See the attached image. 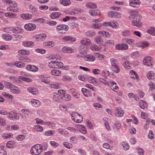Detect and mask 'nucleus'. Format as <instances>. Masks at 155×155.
I'll use <instances>...</instances> for the list:
<instances>
[{"label": "nucleus", "mask_w": 155, "mask_h": 155, "mask_svg": "<svg viewBox=\"0 0 155 155\" xmlns=\"http://www.w3.org/2000/svg\"><path fill=\"white\" fill-rule=\"evenodd\" d=\"M137 11L131 12L129 17L131 21V25L139 28L141 27L143 25Z\"/></svg>", "instance_id": "1"}, {"label": "nucleus", "mask_w": 155, "mask_h": 155, "mask_svg": "<svg viewBox=\"0 0 155 155\" xmlns=\"http://www.w3.org/2000/svg\"><path fill=\"white\" fill-rule=\"evenodd\" d=\"M43 150L42 146L40 144H36L32 147L30 151L32 155H39Z\"/></svg>", "instance_id": "2"}, {"label": "nucleus", "mask_w": 155, "mask_h": 155, "mask_svg": "<svg viewBox=\"0 0 155 155\" xmlns=\"http://www.w3.org/2000/svg\"><path fill=\"white\" fill-rule=\"evenodd\" d=\"M71 117L73 121L77 123L81 122L83 120L82 116L77 112H73L71 114Z\"/></svg>", "instance_id": "3"}, {"label": "nucleus", "mask_w": 155, "mask_h": 155, "mask_svg": "<svg viewBox=\"0 0 155 155\" xmlns=\"http://www.w3.org/2000/svg\"><path fill=\"white\" fill-rule=\"evenodd\" d=\"M68 29V26L65 25H60L57 26L56 30L60 34L64 33Z\"/></svg>", "instance_id": "4"}, {"label": "nucleus", "mask_w": 155, "mask_h": 155, "mask_svg": "<svg viewBox=\"0 0 155 155\" xmlns=\"http://www.w3.org/2000/svg\"><path fill=\"white\" fill-rule=\"evenodd\" d=\"M8 84H9V88L12 93L14 94H19L21 93V91L18 87L11 84L9 83H8Z\"/></svg>", "instance_id": "5"}, {"label": "nucleus", "mask_w": 155, "mask_h": 155, "mask_svg": "<svg viewBox=\"0 0 155 155\" xmlns=\"http://www.w3.org/2000/svg\"><path fill=\"white\" fill-rule=\"evenodd\" d=\"M7 10L8 11L16 12L18 10V4L15 2H12L9 6L7 8Z\"/></svg>", "instance_id": "6"}, {"label": "nucleus", "mask_w": 155, "mask_h": 155, "mask_svg": "<svg viewBox=\"0 0 155 155\" xmlns=\"http://www.w3.org/2000/svg\"><path fill=\"white\" fill-rule=\"evenodd\" d=\"M7 117L10 120H16L19 118L16 113L12 111L8 112Z\"/></svg>", "instance_id": "7"}, {"label": "nucleus", "mask_w": 155, "mask_h": 155, "mask_svg": "<svg viewBox=\"0 0 155 155\" xmlns=\"http://www.w3.org/2000/svg\"><path fill=\"white\" fill-rule=\"evenodd\" d=\"M102 25L106 26H110L113 28H116L119 27V25L114 21L105 22L102 24Z\"/></svg>", "instance_id": "8"}, {"label": "nucleus", "mask_w": 155, "mask_h": 155, "mask_svg": "<svg viewBox=\"0 0 155 155\" xmlns=\"http://www.w3.org/2000/svg\"><path fill=\"white\" fill-rule=\"evenodd\" d=\"M21 111L22 113V118L25 120H27L28 118V116L31 114V111L27 109H22Z\"/></svg>", "instance_id": "9"}, {"label": "nucleus", "mask_w": 155, "mask_h": 155, "mask_svg": "<svg viewBox=\"0 0 155 155\" xmlns=\"http://www.w3.org/2000/svg\"><path fill=\"white\" fill-rule=\"evenodd\" d=\"M121 14L120 12L114 11H110L108 13V16L109 17L118 18L121 17Z\"/></svg>", "instance_id": "10"}, {"label": "nucleus", "mask_w": 155, "mask_h": 155, "mask_svg": "<svg viewBox=\"0 0 155 155\" xmlns=\"http://www.w3.org/2000/svg\"><path fill=\"white\" fill-rule=\"evenodd\" d=\"M153 59L150 56L145 57L143 60L144 64L148 66H150L152 65Z\"/></svg>", "instance_id": "11"}, {"label": "nucleus", "mask_w": 155, "mask_h": 155, "mask_svg": "<svg viewBox=\"0 0 155 155\" xmlns=\"http://www.w3.org/2000/svg\"><path fill=\"white\" fill-rule=\"evenodd\" d=\"M108 85L111 88L112 90L115 92L117 91L119 89L117 84L113 81H111L109 82Z\"/></svg>", "instance_id": "12"}, {"label": "nucleus", "mask_w": 155, "mask_h": 155, "mask_svg": "<svg viewBox=\"0 0 155 155\" xmlns=\"http://www.w3.org/2000/svg\"><path fill=\"white\" fill-rule=\"evenodd\" d=\"M140 2L139 0H130L129 1V5L134 8H138L139 7Z\"/></svg>", "instance_id": "13"}, {"label": "nucleus", "mask_w": 155, "mask_h": 155, "mask_svg": "<svg viewBox=\"0 0 155 155\" xmlns=\"http://www.w3.org/2000/svg\"><path fill=\"white\" fill-rule=\"evenodd\" d=\"M84 59L86 61L88 62H93L96 60L95 56L91 54L85 55L84 57Z\"/></svg>", "instance_id": "14"}, {"label": "nucleus", "mask_w": 155, "mask_h": 155, "mask_svg": "<svg viewBox=\"0 0 155 155\" xmlns=\"http://www.w3.org/2000/svg\"><path fill=\"white\" fill-rule=\"evenodd\" d=\"M124 113V112L122 109L120 107L116 108L115 111V115L118 117H122Z\"/></svg>", "instance_id": "15"}, {"label": "nucleus", "mask_w": 155, "mask_h": 155, "mask_svg": "<svg viewBox=\"0 0 155 155\" xmlns=\"http://www.w3.org/2000/svg\"><path fill=\"white\" fill-rule=\"evenodd\" d=\"M62 40L65 41H69L71 42L75 41L76 39L73 37L69 35H65L62 38Z\"/></svg>", "instance_id": "16"}, {"label": "nucleus", "mask_w": 155, "mask_h": 155, "mask_svg": "<svg viewBox=\"0 0 155 155\" xmlns=\"http://www.w3.org/2000/svg\"><path fill=\"white\" fill-rule=\"evenodd\" d=\"M24 28L28 31H33L36 28V25L34 24L28 23L25 25Z\"/></svg>", "instance_id": "17"}, {"label": "nucleus", "mask_w": 155, "mask_h": 155, "mask_svg": "<svg viewBox=\"0 0 155 155\" xmlns=\"http://www.w3.org/2000/svg\"><path fill=\"white\" fill-rule=\"evenodd\" d=\"M32 105L35 107H38L41 104V102L38 100L35 99H32L31 101Z\"/></svg>", "instance_id": "18"}, {"label": "nucleus", "mask_w": 155, "mask_h": 155, "mask_svg": "<svg viewBox=\"0 0 155 155\" xmlns=\"http://www.w3.org/2000/svg\"><path fill=\"white\" fill-rule=\"evenodd\" d=\"M47 37V35L45 33H42L40 34L36 35L35 38L37 41H43Z\"/></svg>", "instance_id": "19"}, {"label": "nucleus", "mask_w": 155, "mask_h": 155, "mask_svg": "<svg viewBox=\"0 0 155 155\" xmlns=\"http://www.w3.org/2000/svg\"><path fill=\"white\" fill-rule=\"evenodd\" d=\"M26 70L32 71L36 72L38 71V68L36 66L33 65H28L26 67Z\"/></svg>", "instance_id": "20"}, {"label": "nucleus", "mask_w": 155, "mask_h": 155, "mask_svg": "<svg viewBox=\"0 0 155 155\" xmlns=\"http://www.w3.org/2000/svg\"><path fill=\"white\" fill-rule=\"evenodd\" d=\"M81 91L83 95L86 97L92 96V93L91 91L86 88H82Z\"/></svg>", "instance_id": "21"}, {"label": "nucleus", "mask_w": 155, "mask_h": 155, "mask_svg": "<svg viewBox=\"0 0 155 155\" xmlns=\"http://www.w3.org/2000/svg\"><path fill=\"white\" fill-rule=\"evenodd\" d=\"M129 75L130 77L133 79L136 80H139V78L137 73L134 71L131 70L130 72Z\"/></svg>", "instance_id": "22"}, {"label": "nucleus", "mask_w": 155, "mask_h": 155, "mask_svg": "<svg viewBox=\"0 0 155 155\" xmlns=\"http://www.w3.org/2000/svg\"><path fill=\"white\" fill-rule=\"evenodd\" d=\"M79 50L81 54H84L88 51V48L87 46L81 45L79 48Z\"/></svg>", "instance_id": "23"}, {"label": "nucleus", "mask_w": 155, "mask_h": 155, "mask_svg": "<svg viewBox=\"0 0 155 155\" xmlns=\"http://www.w3.org/2000/svg\"><path fill=\"white\" fill-rule=\"evenodd\" d=\"M149 45V43L147 42H138L137 43V46L139 47H141L143 49L147 47Z\"/></svg>", "instance_id": "24"}, {"label": "nucleus", "mask_w": 155, "mask_h": 155, "mask_svg": "<svg viewBox=\"0 0 155 155\" xmlns=\"http://www.w3.org/2000/svg\"><path fill=\"white\" fill-rule=\"evenodd\" d=\"M76 127L78 128L79 129L80 131L84 134H86L87 133L86 128L83 125H80L79 124L77 125Z\"/></svg>", "instance_id": "25"}, {"label": "nucleus", "mask_w": 155, "mask_h": 155, "mask_svg": "<svg viewBox=\"0 0 155 155\" xmlns=\"http://www.w3.org/2000/svg\"><path fill=\"white\" fill-rule=\"evenodd\" d=\"M27 90L29 92L34 95H37L38 93V90L37 88L34 87H28Z\"/></svg>", "instance_id": "26"}, {"label": "nucleus", "mask_w": 155, "mask_h": 155, "mask_svg": "<svg viewBox=\"0 0 155 155\" xmlns=\"http://www.w3.org/2000/svg\"><path fill=\"white\" fill-rule=\"evenodd\" d=\"M89 13L93 16H95L100 15V11L97 10H91L89 11Z\"/></svg>", "instance_id": "27"}, {"label": "nucleus", "mask_w": 155, "mask_h": 155, "mask_svg": "<svg viewBox=\"0 0 155 155\" xmlns=\"http://www.w3.org/2000/svg\"><path fill=\"white\" fill-rule=\"evenodd\" d=\"M34 45V43L31 41H23L22 43V45L26 47H31Z\"/></svg>", "instance_id": "28"}, {"label": "nucleus", "mask_w": 155, "mask_h": 155, "mask_svg": "<svg viewBox=\"0 0 155 155\" xmlns=\"http://www.w3.org/2000/svg\"><path fill=\"white\" fill-rule=\"evenodd\" d=\"M32 16V15L29 14H23L20 15V17L22 18L27 20L31 19Z\"/></svg>", "instance_id": "29"}, {"label": "nucleus", "mask_w": 155, "mask_h": 155, "mask_svg": "<svg viewBox=\"0 0 155 155\" xmlns=\"http://www.w3.org/2000/svg\"><path fill=\"white\" fill-rule=\"evenodd\" d=\"M81 43L83 45H89L91 44V41L88 38H84L81 41Z\"/></svg>", "instance_id": "30"}, {"label": "nucleus", "mask_w": 155, "mask_h": 155, "mask_svg": "<svg viewBox=\"0 0 155 155\" xmlns=\"http://www.w3.org/2000/svg\"><path fill=\"white\" fill-rule=\"evenodd\" d=\"M62 51L64 53H72L73 52L74 50L70 48L64 47L62 48Z\"/></svg>", "instance_id": "31"}, {"label": "nucleus", "mask_w": 155, "mask_h": 155, "mask_svg": "<svg viewBox=\"0 0 155 155\" xmlns=\"http://www.w3.org/2000/svg\"><path fill=\"white\" fill-rule=\"evenodd\" d=\"M61 71L57 69H53L51 71V74L55 76H60L61 74Z\"/></svg>", "instance_id": "32"}, {"label": "nucleus", "mask_w": 155, "mask_h": 155, "mask_svg": "<svg viewBox=\"0 0 155 155\" xmlns=\"http://www.w3.org/2000/svg\"><path fill=\"white\" fill-rule=\"evenodd\" d=\"M59 2L60 4L65 6L69 5L71 3L70 0H60Z\"/></svg>", "instance_id": "33"}, {"label": "nucleus", "mask_w": 155, "mask_h": 155, "mask_svg": "<svg viewBox=\"0 0 155 155\" xmlns=\"http://www.w3.org/2000/svg\"><path fill=\"white\" fill-rule=\"evenodd\" d=\"M55 133V131L53 130H49L45 131L44 133V135L46 136H52Z\"/></svg>", "instance_id": "34"}, {"label": "nucleus", "mask_w": 155, "mask_h": 155, "mask_svg": "<svg viewBox=\"0 0 155 155\" xmlns=\"http://www.w3.org/2000/svg\"><path fill=\"white\" fill-rule=\"evenodd\" d=\"M61 15V13L58 12L52 13L50 15V17L52 19L58 18Z\"/></svg>", "instance_id": "35"}, {"label": "nucleus", "mask_w": 155, "mask_h": 155, "mask_svg": "<svg viewBox=\"0 0 155 155\" xmlns=\"http://www.w3.org/2000/svg\"><path fill=\"white\" fill-rule=\"evenodd\" d=\"M10 81L15 83H20L21 80L19 79L18 77L17 78L14 76H12L9 77Z\"/></svg>", "instance_id": "36"}, {"label": "nucleus", "mask_w": 155, "mask_h": 155, "mask_svg": "<svg viewBox=\"0 0 155 155\" xmlns=\"http://www.w3.org/2000/svg\"><path fill=\"white\" fill-rule=\"evenodd\" d=\"M98 34L100 36L104 37H109L110 36L109 33L107 31H101L98 32Z\"/></svg>", "instance_id": "37"}, {"label": "nucleus", "mask_w": 155, "mask_h": 155, "mask_svg": "<svg viewBox=\"0 0 155 155\" xmlns=\"http://www.w3.org/2000/svg\"><path fill=\"white\" fill-rule=\"evenodd\" d=\"M44 45L46 47H52L54 45V43L52 41H47L44 43Z\"/></svg>", "instance_id": "38"}, {"label": "nucleus", "mask_w": 155, "mask_h": 155, "mask_svg": "<svg viewBox=\"0 0 155 155\" xmlns=\"http://www.w3.org/2000/svg\"><path fill=\"white\" fill-rule=\"evenodd\" d=\"M147 33L155 36V28L153 27H150L147 30Z\"/></svg>", "instance_id": "39"}, {"label": "nucleus", "mask_w": 155, "mask_h": 155, "mask_svg": "<svg viewBox=\"0 0 155 155\" xmlns=\"http://www.w3.org/2000/svg\"><path fill=\"white\" fill-rule=\"evenodd\" d=\"M4 16L6 17H9L10 18H14L17 17V15L13 13H11L10 12H7L4 13Z\"/></svg>", "instance_id": "40"}, {"label": "nucleus", "mask_w": 155, "mask_h": 155, "mask_svg": "<svg viewBox=\"0 0 155 155\" xmlns=\"http://www.w3.org/2000/svg\"><path fill=\"white\" fill-rule=\"evenodd\" d=\"M2 38L4 40L7 41L11 40L12 38V36L8 34H3Z\"/></svg>", "instance_id": "41"}, {"label": "nucleus", "mask_w": 155, "mask_h": 155, "mask_svg": "<svg viewBox=\"0 0 155 155\" xmlns=\"http://www.w3.org/2000/svg\"><path fill=\"white\" fill-rule=\"evenodd\" d=\"M18 53L19 54L23 55H29L30 54L29 51L25 50H19L18 51Z\"/></svg>", "instance_id": "42"}, {"label": "nucleus", "mask_w": 155, "mask_h": 155, "mask_svg": "<svg viewBox=\"0 0 155 155\" xmlns=\"http://www.w3.org/2000/svg\"><path fill=\"white\" fill-rule=\"evenodd\" d=\"M139 106L142 109H144L147 107V105L146 102L143 100L140 101Z\"/></svg>", "instance_id": "43"}, {"label": "nucleus", "mask_w": 155, "mask_h": 155, "mask_svg": "<svg viewBox=\"0 0 155 155\" xmlns=\"http://www.w3.org/2000/svg\"><path fill=\"white\" fill-rule=\"evenodd\" d=\"M58 130V133L62 135H68L69 134V132L67 130L63 128H59Z\"/></svg>", "instance_id": "44"}, {"label": "nucleus", "mask_w": 155, "mask_h": 155, "mask_svg": "<svg viewBox=\"0 0 155 155\" xmlns=\"http://www.w3.org/2000/svg\"><path fill=\"white\" fill-rule=\"evenodd\" d=\"M44 124L46 126H50L52 127H54L56 126L55 124L53 122L45 121Z\"/></svg>", "instance_id": "45"}, {"label": "nucleus", "mask_w": 155, "mask_h": 155, "mask_svg": "<svg viewBox=\"0 0 155 155\" xmlns=\"http://www.w3.org/2000/svg\"><path fill=\"white\" fill-rule=\"evenodd\" d=\"M60 95L57 93H55L53 95V99L54 101L59 102L60 101V98H61V97H60Z\"/></svg>", "instance_id": "46"}, {"label": "nucleus", "mask_w": 155, "mask_h": 155, "mask_svg": "<svg viewBox=\"0 0 155 155\" xmlns=\"http://www.w3.org/2000/svg\"><path fill=\"white\" fill-rule=\"evenodd\" d=\"M86 6L91 8H96L97 7L96 4L94 3L88 2L86 4Z\"/></svg>", "instance_id": "47"}, {"label": "nucleus", "mask_w": 155, "mask_h": 155, "mask_svg": "<svg viewBox=\"0 0 155 155\" xmlns=\"http://www.w3.org/2000/svg\"><path fill=\"white\" fill-rule=\"evenodd\" d=\"M34 129L38 132H41L43 130V127L39 125H35L34 127Z\"/></svg>", "instance_id": "48"}, {"label": "nucleus", "mask_w": 155, "mask_h": 155, "mask_svg": "<svg viewBox=\"0 0 155 155\" xmlns=\"http://www.w3.org/2000/svg\"><path fill=\"white\" fill-rule=\"evenodd\" d=\"M155 76V74L154 73L153 71H150L148 72L147 74V78L150 80L152 79Z\"/></svg>", "instance_id": "49"}, {"label": "nucleus", "mask_w": 155, "mask_h": 155, "mask_svg": "<svg viewBox=\"0 0 155 155\" xmlns=\"http://www.w3.org/2000/svg\"><path fill=\"white\" fill-rule=\"evenodd\" d=\"M88 82L91 84H96L97 83V79L94 77H89L88 78Z\"/></svg>", "instance_id": "50"}, {"label": "nucleus", "mask_w": 155, "mask_h": 155, "mask_svg": "<svg viewBox=\"0 0 155 155\" xmlns=\"http://www.w3.org/2000/svg\"><path fill=\"white\" fill-rule=\"evenodd\" d=\"M112 68L113 72L115 73H118L120 71V69L118 65L112 66Z\"/></svg>", "instance_id": "51"}, {"label": "nucleus", "mask_w": 155, "mask_h": 155, "mask_svg": "<svg viewBox=\"0 0 155 155\" xmlns=\"http://www.w3.org/2000/svg\"><path fill=\"white\" fill-rule=\"evenodd\" d=\"M130 31L129 30H127L123 31L121 35L125 37H127L130 35Z\"/></svg>", "instance_id": "52"}, {"label": "nucleus", "mask_w": 155, "mask_h": 155, "mask_svg": "<svg viewBox=\"0 0 155 155\" xmlns=\"http://www.w3.org/2000/svg\"><path fill=\"white\" fill-rule=\"evenodd\" d=\"M14 65L18 68H23L24 67L25 65V64L21 61L16 62L14 64Z\"/></svg>", "instance_id": "53"}, {"label": "nucleus", "mask_w": 155, "mask_h": 155, "mask_svg": "<svg viewBox=\"0 0 155 155\" xmlns=\"http://www.w3.org/2000/svg\"><path fill=\"white\" fill-rule=\"evenodd\" d=\"M59 108L61 110L64 111L67 110L68 106L67 105L61 104L59 105Z\"/></svg>", "instance_id": "54"}, {"label": "nucleus", "mask_w": 155, "mask_h": 155, "mask_svg": "<svg viewBox=\"0 0 155 155\" xmlns=\"http://www.w3.org/2000/svg\"><path fill=\"white\" fill-rule=\"evenodd\" d=\"M66 129L68 132L71 133H75L77 131V129L76 128L70 126L67 127Z\"/></svg>", "instance_id": "55"}, {"label": "nucleus", "mask_w": 155, "mask_h": 155, "mask_svg": "<svg viewBox=\"0 0 155 155\" xmlns=\"http://www.w3.org/2000/svg\"><path fill=\"white\" fill-rule=\"evenodd\" d=\"M90 49L93 51H100V48L98 47V46L96 45H92L90 48Z\"/></svg>", "instance_id": "56"}, {"label": "nucleus", "mask_w": 155, "mask_h": 155, "mask_svg": "<svg viewBox=\"0 0 155 155\" xmlns=\"http://www.w3.org/2000/svg\"><path fill=\"white\" fill-rule=\"evenodd\" d=\"M26 77V76H19L18 77V78L20 80H22L23 81L28 82H32V80L31 79L28 78Z\"/></svg>", "instance_id": "57"}, {"label": "nucleus", "mask_w": 155, "mask_h": 155, "mask_svg": "<svg viewBox=\"0 0 155 155\" xmlns=\"http://www.w3.org/2000/svg\"><path fill=\"white\" fill-rule=\"evenodd\" d=\"M148 86L149 87V91H152L153 90L155 89V84L153 82L150 81L148 84Z\"/></svg>", "instance_id": "58"}, {"label": "nucleus", "mask_w": 155, "mask_h": 155, "mask_svg": "<svg viewBox=\"0 0 155 155\" xmlns=\"http://www.w3.org/2000/svg\"><path fill=\"white\" fill-rule=\"evenodd\" d=\"M110 62L112 66L118 65V60L114 58H111L110 59Z\"/></svg>", "instance_id": "59"}, {"label": "nucleus", "mask_w": 155, "mask_h": 155, "mask_svg": "<svg viewBox=\"0 0 155 155\" xmlns=\"http://www.w3.org/2000/svg\"><path fill=\"white\" fill-rule=\"evenodd\" d=\"M13 136V134L12 133H9L8 134L5 133L2 135V137L3 139H6L12 137Z\"/></svg>", "instance_id": "60"}, {"label": "nucleus", "mask_w": 155, "mask_h": 155, "mask_svg": "<svg viewBox=\"0 0 155 155\" xmlns=\"http://www.w3.org/2000/svg\"><path fill=\"white\" fill-rule=\"evenodd\" d=\"M102 24L101 23H95L92 24L91 26L92 28L96 29H100L102 26Z\"/></svg>", "instance_id": "61"}, {"label": "nucleus", "mask_w": 155, "mask_h": 155, "mask_svg": "<svg viewBox=\"0 0 155 155\" xmlns=\"http://www.w3.org/2000/svg\"><path fill=\"white\" fill-rule=\"evenodd\" d=\"M95 32L93 30H91L86 32V35L87 36H94L95 35Z\"/></svg>", "instance_id": "62"}, {"label": "nucleus", "mask_w": 155, "mask_h": 155, "mask_svg": "<svg viewBox=\"0 0 155 155\" xmlns=\"http://www.w3.org/2000/svg\"><path fill=\"white\" fill-rule=\"evenodd\" d=\"M63 145L65 147L68 149H71L72 147V145L71 143L67 142H63Z\"/></svg>", "instance_id": "63"}, {"label": "nucleus", "mask_w": 155, "mask_h": 155, "mask_svg": "<svg viewBox=\"0 0 155 155\" xmlns=\"http://www.w3.org/2000/svg\"><path fill=\"white\" fill-rule=\"evenodd\" d=\"M137 150L139 155H143L144 154L145 151L143 149L140 148H137Z\"/></svg>", "instance_id": "64"}]
</instances>
